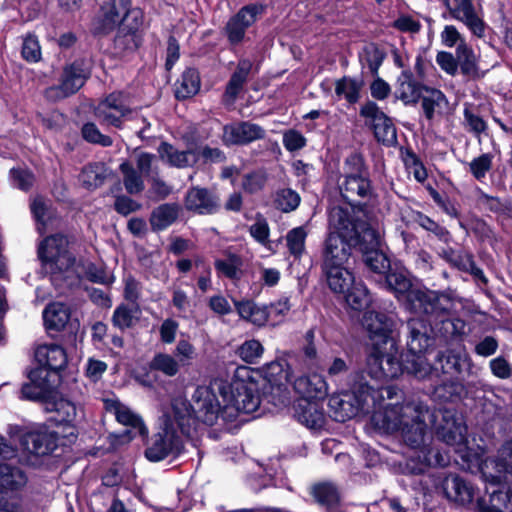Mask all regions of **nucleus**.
<instances>
[{
  "instance_id": "1",
  "label": "nucleus",
  "mask_w": 512,
  "mask_h": 512,
  "mask_svg": "<svg viewBox=\"0 0 512 512\" xmlns=\"http://www.w3.org/2000/svg\"><path fill=\"white\" fill-rule=\"evenodd\" d=\"M372 422L380 430L399 434L408 447L416 450L418 463L412 466L414 473L423 472L427 466H445L448 463L446 455L427 444L430 429H434L438 437L454 446L456 451L464 452L466 449V426L450 411H431L419 401L386 404L384 411L373 414Z\"/></svg>"
},
{
  "instance_id": "2",
  "label": "nucleus",
  "mask_w": 512,
  "mask_h": 512,
  "mask_svg": "<svg viewBox=\"0 0 512 512\" xmlns=\"http://www.w3.org/2000/svg\"><path fill=\"white\" fill-rule=\"evenodd\" d=\"M229 383L214 380L208 386H198L188 402L183 398L172 401L171 411L182 434L190 436L199 422L213 426L222 422L223 404L228 401Z\"/></svg>"
},
{
  "instance_id": "3",
  "label": "nucleus",
  "mask_w": 512,
  "mask_h": 512,
  "mask_svg": "<svg viewBox=\"0 0 512 512\" xmlns=\"http://www.w3.org/2000/svg\"><path fill=\"white\" fill-rule=\"evenodd\" d=\"M131 0H110L102 7L103 29L118 28L115 45L132 50L138 47V31L143 25V12L131 6Z\"/></svg>"
},
{
  "instance_id": "4",
  "label": "nucleus",
  "mask_w": 512,
  "mask_h": 512,
  "mask_svg": "<svg viewBox=\"0 0 512 512\" xmlns=\"http://www.w3.org/2000/svg\"><path fill=\"white\" fill-rule=\"evenodd\" d=\"M362 325L371 341L372 357L370 361L373 369L379 373L380 364L377 361L379 355H384L387 357L388 363L386 373L395 375L399 371V366L393 362L395 361L396 342L391 337L394 326L392 318L381 312L369 311L364 314Z\"/></svg>"
},
{
  "instance_id": "5",
  "label": "nucleus",
  "mask_w": 512,
  "mask_h": 512,
  "mask_svg": "<svg viewBox=\"0 0 512 512\" xmlns=\"http://www.w3.org/2000/svg\"><path fill=\"white\" fill-rule=\"evenodd\" d=\"M405 307L412 313L426 315L429 321H436L441 316L452 312L454 303L447 294L414 288L407 294Z\"/></svg>"
},
{
  "instance_id": "6",
  "label": "nucleus",
  "mask_w": 512,
  "mask_h": 512,
  "mask_svg": "<svg viewBox=\"0 0 512 512\" xmlns=\"http://www.w3.org/2000/svg\"><path fill=\"white\" fill-rule=\"evenodd\" d=\"M260 405V396L251 383L234 381L229 384L228 401L223 404L222 423L237 420L241 413L255 412Z\"/></svg>"
},
{
  "instance_id": "7",
  "label": "nucleus",
  "mask_w": 512,
  "mask_h": 512,
  "mask_svg": "<svg viewBox=\"0 0 512 512\" xmlns=\"http://www.w3.org/2000/svg\"><path fill=\"white\" fill-rule=\"evenodd\" d=\"M176 426L172 411L163 416L159 431L151 437L145 450V456L149 461L158 462L181 451L182 441L177 434Z\"/></svg>"
},
{
  "instance_id": "8",
  "label": "nucleus",
  "mask_w": 512,
  "mask_h": 512,
  "mask_svg": "<svg viewBox=\"0 0 512 512\" xmlns=\"http://www.w3.org/2000/svg\"><path fill=\"white\" fill-rule=\"evenodd\" d=\"M365 211L354 205L333 207L329 214V234H337L341 238L359 242L360 229L365 225Z\"/></svg>"
},
{
  "instance_id": "9",
  "label": "nucleus",
  "mask_w": 512,
  "mask_h": 512,
  "mask_svg": "<svg viewBox=\"0 0 512 512\" xmlns=\"http://www.w3.org/2000/svg\"><path fill=\"white\" fill-rule=\"evenodd\" d=\"M344 169L345 176L339 184L342 197L348 202L368 198L372 194V188L362 158L351 155L346 159Z\"/></svg>"
},
{
  "instance_id": "10",
  "label": "nucleus",
  "mask_w": 512,
  "mask_h": 512,
  "mask_svg": "<svg viewBox=\"0 0 512 512\" xmlns=\"http://www.w3.org/2000/svg\"><path fill=\"white\" fill-rule=\"evenodd\" d=\"M67 247L68 240L62 235L47 237L40 244L38 255L48 272H65L73 266L75 259Z\"/></svg>"
},
{
  "instance_id": "11",
  "label": "nucleus",
  "mask_w": 512,
  "mask_h": 512,
  "mask_svg": "<svg viewBox=\"0 0 512 512\" xmlns=\"http://www.w3.org/2000/svg\"><path fill=\"white\" fill-rule=\"evenodd\" d=\"M90 71L83 60H75L63 67L57 85L46 89L45 95L51 101L64 99L76 93L86 82Z\"/></svg>"
},
{
  "instance_id": "12",
  "label": "nucleus",
  "mask_w": 512,
  "mask_h": 512,
  "mask_svg": "<svg viewBox=\"0 0 512 512\" xmlns=\"http://www.w3.org/2000/svg\"><path fill=\"white\" fill-rule=\"evenodd\" d=\"M264 12V6L250 4L242 7L233 15L224 27L225 35L231 45H238L245 39L246 31Z\"/></svg>"
},
{
  "instance_id": "13",
  "label": "nucleus",
  "mask_w": 512,
  "mask_h": 512,
  "mask_svg": "<svg viewBox=\"0 0 512 512\" xmlns=\"http://www.w3.org/2000/svg\"><path fill=\"white\" fill-rule=\"evenodd\" d=\"M130 111L128 97L122 92H113L97 104L94 115L102 124L120 127Z\"/></svg>"
},
{
  "instance_id": "14",
  "label": "nucleus",
  "mask_w": 512,
  "mask_h": 512,
  "mask_svg": "<svg viewBox=\"0 0 512 512\" xmlns=\"http://www.w3.org/2000/svg\"><path fill=\"white\" fill-rule=\"evenodd\" d=\"M473 1L454 0L455 5L451 7L449 0H446L445 4L452 18L463 23L474 36L483 38L487 26L483 15L476 10Z\"/></svg>"
},
{
  "instance_id": "15",
  "label": "nucleus",
  "mask_w": 512,
  "mask_h": 512,
  "mask_svg": "<svg viewBox=\"0 0 512 512\" xmlns=\"http://www.w3.org/2000/svg\"><path fill=\"white\" fill-rule=\"evenodd\" d=\"M360 392L361 399L358 401L356 407L350 404L349 400L342 399L339 401L341 411L335 417L338 421H345L351 417H354L358 412L366 410L370 405V401L373 406H376V399L378 396L384 398V395L388 399H392L397 394V389L393 386L382 387L381 389H374L369 386H363Z\"/></svg>"
},
{
  "instance_id": "16",
  "label": "nucleus",
  "mask_w": 512,
  "mask_h": 512,
  "mask_svg": "<svg viewBox=\"0 0 512 512\" xmlns=\"http://www.w3.org/2000/svg\"><path fill=\"white\" fill-rule=\"evenodd\" d=\"M440 489L447 500L460 506L471 504L477 496L476 488L458 474L451 473L443 477Z\"/></svg>"
},
{
  "instance_id": "17",
  "label": "nucleus",
  "mask_w": 512,
  "mask_h": 512,
  "mask_svg": "<svg viewBox=\"0 0 512 512\" xmlns=\"http://www.w3.org/2000/svg\"><path fill=\"white\" fill-rule=\"evenodd\" d=\"M485 481L499 484L506 475H512V440L505 442L496 459H486L481 465Z\"/></svg>"
},
{
  "instance_id": "18",
  "label": "nucleus",
  "mask_w": 512,
  "mask_h": 512,
  "mask_svg": "<svg viewBox=\"0 0 512 512\" xmlns=\"http://www.w3.org/2000/svg\"><path fill=\"white\" fill-rule=\"evenodd\" d=\"M360 114L369 119L373 126L375 137L386 145H393L397 141L396 128L392 120L387 117L374 102L366 103Z\"/></svg>"
},
{
  "instance_id": "19",
  "label": "nucleus",
  "mask_w": 512,
  "mask_h": 512,
  "mask_svg": "<svg viewBox=\"0 0 512 512\" xmlns=\"http://www.w3.org/2000/svg\"><path fill=\"white\" fill-rule=\"evenodd\" d=\"M266 131L260 125L250 121H240L225 125L222 139L226 145H246L261 140Z\"/></svg>"
},
{
  "instance_id": "20",
  "label": "nucleus",
  "mask_w": 512,
  "mask_h": 512,
  "mask_svg": "<svg viewBox=\"0 0 512 512\" xmlns=\"http://www.w3.org/2000/svg\"><path fill=\"white\" fill-rule=\"evenodd\" d=\"M355 246H357L356 242L328 233L322 252V266L346 265Z\"/></svg>"
},
{
  "instance_id": "21",
  "label": "nucleus",
  "mask_w": 512,
  "mask_h": 512,
  "mask_svg": "<svg viewBox=\"0 0 512 512\" xmlns=\"http://www.w3.org/2000/svg\"><path fill=\"white\" fill-rule=\"evenodd\" d=\"M184 206L187 211L199 215H211L219 211L220 200L205 188L193 187L186 193Z\"/></svg>"
},
{
  "instance_id": "22",
  "label": "nucleus",
  "mask_w": 512,
  "mask_h": 512,
  "mask_svg": "<svg viewBox=\"0 0 512 512\" xmlns=\"http://www.w3.org/2000/svg\"><path fill=\"white\" fill-rule=\"evenodd\" d=\"M45 409L53 413L52 419L59 424L76 426L84 418L82 407L65 398L48 401Z\"/></svg>"
},
{
  "instance_id": "23",
  "label": "nucleus",
  "mask_w": 512,
  "mask_h": 512,
  "mask_svg": "<svg viewBox=\"0 0 512 512\" xmlns=\"http://www.w3.org/2000/svg\"><path fill=\"white\" fill-rule=\"evenodd\" d=\"M318 401L300 398L294 405V416L309 428H319L324 424L323 408Z\"/></svg>"
},
{
  "instance_id": "24",
  "label": "nucleus",
  "mask_w": 512,
  "mask_h": 512,
  "mask_svg": "<svg viewBox=\"0 0 512 512\" xmlns=\"http://www.w3.org/2000/svg\"><path fill=\"white\" fill-rule=\"evenodd\" d=\"M293 386L301 398L323 400L328 394V386L322 375L313 373L298 377Z\"/></svg>"
},
{
  "instance_id": "25",
  "label": "nucleus",
  "mask_w": 512,
  "mask_h": 512,
  "mask_svg": "<svg viewBox=\"0 0 512 512\" xmlns=\"http://www.w3.org/2000/svg\"><path fill=\"white\" fill-rule=\"evenodd\" d=\"M104 404L106 410L112 413L120 424L131 427L140 435L147 434L148 430L141 417L132 411L130 407L113 398L106 399Z\"/></svg>"
},
{
  "instance_id": "26",
  "label": "nucleus",
  "mask_w": 512,
  "mask_h": 512,
  "mask_svg": "<svg viewBox=\"0 0 512 512\" xmlns=\"http://www.w3.org/2000/svg\"><path fill=\"white\" fill-rule=\"evenodd\" d=\"M407 329V352H427L428 347L431 345L427 321L421 318H411L407 322Z\"/></svg>"
},
{
  "instance_id": "27",
  "label": "nucleus",
  "mask_w": 512,
  "mask_h": 512,
  "mask_svg": "<svg viewBox=\"0 0 512 512\" xmlns=\"http://www.w3.org/2000/svg\"><path fill=\"white\" fill-rule=\"evenodd\" d=\"M35 358L40 366L49 371H60L68 361L66 351L57 344L40 345L35 351Z\"/></svg>"
},
{
  "instance_id": "28",
  "label": "nucleus",
  "mask_w": 512,
  "mask_h": 512,
  "mask_svg": "<svg viewBox=\"0 0 512 512\" xmlns=\"http://www.w3.org/2000/svg\"><path fill=\"white\" fill-rule=\"evenodd\" d=\"M251 68L252 63L250 60H239L236 70L233 72L226 85V89L223 94L224 104L232 105L235 103L236 99L238 98L239 94L242 92L244 88Z\"/></svg>"
},
{
  "instance_id": "29",
  "label": "nucleus",
  "mask_w": 512,
  "mask_h": 512,
  "mask_svg": "<svg viewBox=\"0 0 512 512\" xmlns=\"http://www.w3.org/2000/svg\"><path fill=\"white\" fill-rule=\"evenodd\" d=\"M160 158L168 165L176 168L193 166L198 161V154L192 149L179 150L175 146L162 142L158 147Z\"/></svg>"
},
{
  "instance_id": "30",
  "label": "nucleus",
  "mask_w": 512,
  "mask_h": 512,
  "mask_svg": "<svg viewBox=\"0 0 512 512\" xmlns=\"http://www.w3.org/2000/svg\"><path fill=\"white\" fill-rule=\"evenodd\" d=\"M328 287L334 292L344 294L353 285L354 276L345 265L322 266Z\"/></svg>"
},
{
  "instance_id": "31",
  "label": "nucleus",
  "mask_w": 512,
  "mask_h": 512,
  "mask_svg": "<svg viewBox=\"0 0 512 512\" xmlns=\"http://www.w3.org/2000/svg\"><path fill=\"white\" fill-rule=\"evenodd\" d=\"M22 446L30 454L43 456L52 452L57 444L52 433L43 431L31 432L24 435L22 438Z\"/></svg>"
},
{
  "instance_id": "32",
  "label": "nucleus",
  "mask_w": 512,
  "mask_h": 512,
  "mask_svg": "<svg viewBox=\"0 0 512 512\" xmlns=\"http://www.w3.org/2000/svg\"><path fill=\"white\" fill-rule=\"evenodd\" d=\"M181 212L177 203H164L153 209L150 215V225L153 231H163L176 222Z\"/></svg>"
},
{
  "instance_id": "33",
  "label": "nucleus",
  "mask_w": 512,
  "mask_h": 512,
  "mask_svg": "<svg viewBox=\"0 0 512 512\" xmlns=\"http://www.w3.org/2000/svg\"><path fill=\"white\" fill-rule=\"evenodd\" d=\"M422 95L421 85L414 80L409 71H403L397 79L395 96L404 104L416 103Z\"/></svg>"
},
{
  "instance_id": "34",
  "label": "nucleus",
  "mask_w": 512,
  "mask_h": 512,
  "mask_svg": "<svg viewBox=\"0 0 512 512\" xmlns=\"http://www.w3.org/2000/svg\"><path fill=\"white\" fill-rule=\"evenodd\" d=\"M458 59V68L461 73L468 79H477L480 77L478 60L473 49L466 43L461 41L456 48Z\"/></svg>"
},
{
  "instance_id": "35",
  "label": "nucleus",
  "mask_w": 512,
  "mask_h": 512,
  "mask_svg": "<svg viewBox=\"0 0 512 512\" xmlns=\"http://www.w3.org/2000/svg\"><path fill=\"white\" fill-rule=\"evenodd\" d=\"M27 481V475L22 469L8 463H0V489L19 490L26 485Z\"/></svg>"
},
{
  "instance_id": "36",
  "label": "nucleus",
  "mask_w": 512,
  "mask_h": 512,
  "mask_svg": "<svg viewBox=\"0 0 512 512\" xmlns=\"http://www.w3.org/2000/svg\"><path fill=\"white\" fill-rule=\"evenodd\" d=\"M311 493L316 502L328 511H335L340 504V494L336 486L329 482L315 484Z\"/></svg>"
},
{
  "instance_id": "37",
  "label": "nucleus",
  "mask_w": 512,
  "mask_h": 512,
  "mask_svg": "<svg viewBox=\"0 0 512 512\" xmlns=\"http://www.w3.org/2000/svg\"><path fill=\"white\" fill-rule=\"evenodd\" d=\"M404 371L418 379H425L432 373L433 367L426 357V352H407L405 362L403 363Z\"/></svg>"
},
{
  "instance_id": "38",
  "label": "nucleus",
  "mask_w": 512,
  "mask_h": 512,
  "mask_svg": "<svg viewBox=\"0 0 512 512\" xmlns=\"http://www.w3.org/2000/svg\"><path fill=\"white\" fill-rule=\"evenodd\" d=\"M437 360L441 364L443 373L446 374L461 373L464 367L470 365V358L467 353L452 350L438 353Z\"/></svg>"
},
{
  "instance_id": "39",
  "label": "nucleus",
  "mask_w": 512,
  "mask_h": 512,
  "mask_svg": "<svg viewBox=\"0 0 512 512\" xmlns=\"http://www.w3.org/2000/svg\"><path fill=\"white\" fill-rule=\"evenodd\" d=\"M200 76L196 69L187 68L176 83L175 95L178 99L194 96L200 90Z\"/></svg>"
},
{
  "instance_id": "40",
  "label": "nucleus",
  "mask_w": 512,
  "mask_h": 512,
  "mask_svg": "<svg viewBox=\"0 0 512 512\" xmlns=\"http://www.w3.org/2000/svg\"><path fill=\"white\" fill-rule=\"evenodd\" d=\"M236 310L239 316L253 325L263 326L268 320L267 307H261L252 301L236 302Z\"/></svg>"
},
{
  "instance_id": "41",
  "label": "nucleus",
  "mask_w": 512,
  "mask_h": 512,
  "mask_svg": "<svg viewBox=\"0 0 512 512\" xmlns=\"http://www.w3.org/2000/svg\"><path fill=\"white\" fill-rule=\"evenodd\" d=\"M426 94L422 98V107L425 116L432 119L436 114H442L448 107L446 96L437 89H425Z\"/></svg>"
},
{
  "instance_id": "42",
  "label": "nucleus",
  "mask_w": 512,
  "mask_h": 512,
  "mask_svg": "<svg viewBox=\"0 0 512 512\" xmlns=\"http://www.w3.org/2000/svg\"><path fill=\"white\" fill-rule=\"evenodd\" d=\"M44 322L49 329H62L70 318V312L63 303H52L43 312Z\"/></svg>"
},
{
  "instance_id": "43",
  "label": "nucleus",
  "mask_w": 512,
  "mask_h": 512,
  "mask_svg": "<svg viewBox=\"0 0 512 512\" xmlns=\"http://www.w3.org/2000/svg\"><path fill=\"white\" fill-rule=\"evenodd\" d=\"M109 175L108 168L103 163L89 164L83 168L80 181L88 189L101 186Z\"/></svg>"
},
{
  "instance_id": "44",
  "label": "nucleus",
  "mask_w": 512,
  "mask_h": 512,
  "mask_svg": "<svg viewBox=\"0 0 512 512\" xmlns=\"http://www.w3.org/2000/svg\"><path fill=\"white\" fill-rule=\"evenodd\" d=\"M383 230L379 223L368 222L365 218V225L360 229V238L357 245H360L362 253L365 248L372 249L382 247Z\"/></svg>"
},
{
  "instance_id": "45",
  "label": "nucleus",
  "mask_w": 512,
  "mask_h": 512,
  "mask_svg": "<svg viewBox=\"0 0 512 512\" xmlns=\"http://www.w3.org/2000/svg\"><path fill=\"white\" fill-rule=\"evenodd\" d=\"M123 184L129 194H139L144 189L142 173H140L132 163L125 161L120 164Z\"/></svg>"
},
{
  "instance_id": "46",
  "label": "nucleus",
  "mask_w": 512,
  "mask_h": 512,
  "mask_svg": "<svg viewBox=\"0 0 512 512\" xmlns=\"http://www.w3.org/2000/svg\"><path fill=\"white\" fill-rule=\"evenodd\" d=\"M361 88V81L348 76H344L335 82L336 95L344 98L351 104L356 103L359 100Z\"/></svg>"
},
{
  "instance_id": "47",
  "label": "nucleus",
  "mask_w": 512,
  "mask_h": 512,
  "mask_svg": "<svg viewBox=\"0 0 512 512\" xmlns=\"http://www.w3.org/2000/svg\"><path fill=\"white\" fill-rule=\"evenodd\" d=\"M371 357H372V347L370 348V352L367 357V372L372 378H374L376 380L394 379V378L399 377L403 373V362L400 359V352H399V348L397 345H396V353H395V357H394L395 358L394 362H396V364L399 366V371L397 373H395V375L394 374L388 375V373H386V368L388 367L386 356L379 355V359L377 361L380 364L379 365L380 366L379 373L375 369H373L371 361H370Z\"/></svg>"
},
{
  "instance_id": "48",
  "label": "nucleus",
  "mask_w": 512,
  "mask_h": 512,
  "mask_svg": "<svg viewBox=\"0 0 512 512\" xmlns=\"http://www.w3.org/2000/svg\"><path fill=\"white\" fill-rule=\"evenodd\" d=\"M344 294L347 305L353 310H363L371 303L368 290L362 283L354 282Z\"/></svg>"
},
{
  "instance_id": "49",
  "label": "nucleus",
  "mask_w": 512,
  "mask_h": 512,
  "mask_svg": "<svg viewBox=\"0 0 512 512\" xmlns=\"http://www.w3.org/2000/svg\"><path fill=\"white\" fill-rule=\"evenodd\" d=\"M308 231L305 226L291 229L285 236L286 245L290 255L300 258L305 252V242Z\"/></svg>"
},
{
  "instance_id": "50",
  "label": "nucleus",
  "mask_w": 512,
  "mask_h": 512,
  "mask_svg": "<svg viewBox=\"0 0 512 512\" xmlns=\"http://www.w3.org/2000/svg\"><path fill=\"white\" fill-rule=\"evenodd\" d=\"M139 315L140 309L138 305L128 307L125 304H121L115 309L112 322L115 327L124 330L130 328L138 320Z\"/></svg>"
},
{
  "instance_id": "51",
  "label": "nucleus",
  "mask_w": 512,
  "mask_h": 512,
  "mask_svg": "<svg viewBox=\"0 0 512 512\" xmlns=\"http://www.w3.org/2000/svg\"><path fill=\"white\" fill-rule=\"evenodd\" d=\"M363 259L365 264L376 273H386L390 268V260L383 252L382 247L372 249L365 248Z\"/></svg>"
},
{
  "instance_id": "52",
  "label": "nucleus",
  "mask_w": 512,
  "mask_h": 512,
  "mask_svg": "<svg viewBox=\"0 0 512 512\" xmlns=\"http://www.w3.org/2000/svg\"><path fill=\"white\" fill-rule=\"evenodd\" d=\"M385 284L387 289L392 291L397 298L407 297L409 291L414 289L410 279L403 272H391L387 274Z\"/></svg>"
},
{
  "instance_id": "53",
  "label": "nucleus",
  "mask_w": 512,
  "mask_h": 512,
  "mask_svg": "<svg viewBox=\"0 0 512 512\" xmlns=\"http://www.w3.org/2000/svg\"><path fill=\"white\" fill-rule=\"evenodd\" d=\"M242 264V259L239 256L229 254L223 259H217L215 261V268L220 274L227 278L239 279Z\"/></svg>"
},
{
  "instance_id": "54",
  "label": "nucleus",
  "mask_w": 512,
  "mask_h": 512,
  "mask_svg": "<svg viewBox=\"0 0 512 512\" xmlns=\"http://www.w3.org/2000/svg\"><path fill=\"white\" fill-rule=\"evenodd\" d=\"M150 367L168 377H173L179 372L181 366L173 355L157 353L153 357Z\"/></svg>"
},
{
  "instance_id": "55",
  "label": "nucleus",
  "mask_w": 512,
  "mask_h": 512,
  "mask_svg": "<svg viewBox=\"0 0 512 512\" xmlns=\"http://www.w3.org/2000/svg\"><path fill=\"white\" fill-rule=\"evenodd\" d=\"M287 364L282 363L280 361H273L262 368V373L264 378L275 386H280L284 382L290 381V375L288 371L285 370L284 366Z\"/></svg>"
},
{
  "instance_id": "56",
  "label": "nucleus",
  "mask_w": 512,
  "mask_h": 512,
  "mask_svg": "<svg viewBox=\"0 0 512 512\" xmlns=\"http://www.w3.org/2000/svg\"><path fill=\"white\" fill-rule=\"evenodd\" d=\"M263 353L264 347L255 339L243 342L236 350L238 357L249 364L257 363Z\"/></svg>"
},
{
  "instance_id": "57",
  "label": "nucleus",
  "mask_w": 512,
  "mask_h": 512,
  "mask_svg": "<svg viewBox=\"0 0 512 512\" xmlns=\"http://www.w3.org/2000/svg\"><path fill=\"white\" fill-rule=\"evenodd\" d=\"M359 58L361 63L366 65L373 75H376L384 60V54L377 46L369 44L363 48Z\"/></svg>"
},
{
  "instance_id": "58",
  "label": "nucleus",
  "mask_w": 512,
  "mask_h": 512,
  "mask_svg": "<svg viewBox=\"0 0 512 512\" xmlns=\"http://www.w3.org/2000/svg\"><path fill=\"white\" fill-rule=\"evenodd\" d=\"M300 203V196L292 189H281L276 193L275 205L283 212L295 210Z\"/></svg>"
},
{
  "instance_id": "59",
  "label": "nucleus",
  "mask_w": 512,
  "mask_h": 512,
  "mask_svg": "<svg viewBox=\"0 0 512 512\" xmlns=\"http://www.w3.org/2000/svg\"><path fill=\"white\" fill-rule=\"evenodd\" d=\"M174 357L180 366H190L197 357L196 348L187 340H179L174 350Z\"/></svg>"
},
{
  "instance_id": "60",
  "label": "nucleus",
  "mask_w": 512,
  "mask_h": 512,
  "mask_svg": "<svg viewBox=\"0 0 512 512\" xmlns=\"http://www.w3.org/2000/svg\"><path fill=\"white\" fill-rule=\"evenodd\" d=\"M81 132L83 138L90 143L99 144L104 147L111 146L113 143L111 137L102 134L98 127L92 122L84 124Z\"/></svg>"
},
{
  "instance_id": "61",
  "label": "nucleus",
  "mask_w": 512,
  "mask_h": 512,
  "mask_svg": "<svg viewBox=\"0 0 512 512\" xmlns=\"http://www.w3.org/2000/svg\"><path fill=\"white\" fill-rule=\"evenodd\" d=\"M493 156L490 153L482 154L469 163V169L477 180L485 178L492 168Z\"/></svg>"
},
{
  "instance_id": "62",
  "label": "nucleus",
  "mask_w": 512,
  "mask_h": 512,
  "mask_svg": "<svg viewBox=\"0 0 512 512\" xmlns=\"http://www.w3.org/2000/svg\"><path fill=\"white\" fill-rule=\"evenodd\" d=\"M249 233L259 244L266 246L269 243L270 228L267 220L262 216H257L249 228Z\"/></svg>"
},
{
  "instance_id": "63",
  "label": "nucleus",
  "mask_w": 512,
  "mask_h": 512,
  "mask_svg": "<svg viewBox=\"0 0 512 512\" xmlns=\"http://www.w3.org/2000/svg\"><path fill=\"white\" fill-rule=\"evenodd\" d=\"M22 56L29 62H38L41 59V48L37 37L28 35L24 38Z\"/></svg>"
},
{
  "instance_id": "64",
  "label": "nucleus",
  "mask_w": 512,
  "mask_h": 512,
  "mask_svg": "<svg viewBox=\"0 0 512 512\" xmlns=\"http://www.w3.org/2000/svg\"><path fill=\"white\" fill-rule=\"evenodd\" d=\"M490 501L498 511L512 512V493L507 491H492Z\"/></svg>"
}]
</instances>
